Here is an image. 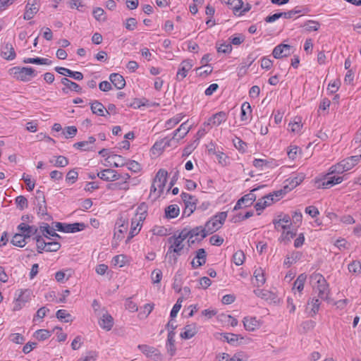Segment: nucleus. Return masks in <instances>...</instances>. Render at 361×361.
I'll use <instances>...</instances> for the list:
<instances>
[{
  "label": "nucleus",
  "instance_id": "obj_1",
  "mask_svg": "<svg viewBox=\"0 0 361 361\" xmlns=\"http://www.w3.org/2000/svg\"><path fill=\"white\" fill-rule=\"evenodd\" d=\"M147 205L145 203L141 204L138 206L136 209V213L131 219L130 229L126 243H128L135 235L139 233L140 231L142 222L146 218L147 215Z\"/></svg>",
  "mask_w": 361,
  "mask_h": 361
},
{
  "label": "nucleus",
  "instance_id": "obj_2",
  "mask_svg": "<svg viewBox=\"0 0 361 361\" xmlns=\"http://www.w3.org/2000/svg\"><path fill=\"white\" fill-rule=\"evenodd\" d=\"M190 127L191 124H188V121L183 123L178 128L173 131V136L171 139L164 138L159 142V147L161 145H163V148L170 146L176 147L178 141L188 134Z\"/></svg>",
  "mask_w": 361,
  "mask_h": 361
},
{
  "label": "nucleus",
  "instance_id": "obj_3",
  "mask_svg": "<svg viewBox=\"0 0 361 361\" xmlns=\"http://www.w3.org/2000/svg\"><path fill=\"white\" fill-rule=\"evenodd\" d=\"M310 279L317 283V290L318 291V297L323 300L329 301L330 289L329 285L325 278L319 273H313L310 275Z\"/></svg>",
  "mask_w": 361,
  "mask_h": 361
},
{
  "label": "nucleus",
  "instance_id": "obj_4",
  "mask_svg": "<svg viewBox=\"0 0 361 361\" xmlns=\"http://www.w3.org/2000/svg\"><path fill=\"white\" fill-rule=\"evenodd\" d=\"M9 74L21 81H29L36 76L35 71L30 67L15 66L9 69Z\"/></svg>",
  "mask_w": 361,
  "mask_h": 361
},
{
  "label": "nucleus",
  "instance_id": "obj_5",
  "mask_svg": "<svg viewBox=\"0 0 361 361\" xmlns=\"http://www.w3.org/2000/svg\"><path fill=\"white\" fill-rule=\"evenodd\" d=\"M184 202L185 209L183 211V216H190L197 209V199L189 193L183 192L180 195Z\"/></svg>",
  "mask_w": 361,
  "mask_h": 361
},
{
  "label": "nucleus",
  "instance_id": "obj_6",
  "mask_svg": "<svg viewBox=\"0 0 361 361\" xmlns=\"http://www.w3.org/2000/svg\"><path fill=\"white\" fill-rule=\"evenodd\" d=\"M188 238V233H186V229L185 228L180 232L178 237H171L169 240L170 243H172V245L169 247V250L170 252H173L176 253L178 255H180L181 250L183 249V245L182 243L186 239Z\"/></svg>",
  "mask_w": 361,
  "mask_h": 361
},
{
  "label": "nucleus",
  "instance_id": "obj_7",
  "mask_svg": "<svg viewBox=\"0 0 361 361\" xmlns=\"http://www.w3.org/2000/svg\"><path fill=\"white\" fill-rule=\"evenodd\" d=\"M186 233H188V244L189 245L197 243H200L204 238L207 236V233H205L203 227L196 226L193 228H185Z\"/></svg>",
  "mask_w": 361,
  "mask_h": 361
},
{
  "label": "nucleus",
  "instance_id": "obj_8",
  "mask_svg": "<svg viewBox=\"0 0 361 361\" xmlns=\"http://www.w3.org/2000/svg\"><path fill=\"white\" fill-rule=\"evenodd\" d=\"M32 291L29 289L20 290L16 293V298L14 301L13 310L18 311L25 305L31 299Z\"/></svg>",
  "mask_w": 361,
  "mask_h": 361
},
{
  "label": "nucleus",
  "instance_id": "obj_9",
  "mask_svg": "<svg viewBox=\"0 0 361 361\" xmlns=\"http://www.w3.org/2000/svg\"><path fill=\"white\" fill-rule=\"evenodd\" d=\"M55 227L56 228L57 231L61 232L75 233L83 230L85 226L82 223L63 224L60 222H56Z\"/></svg>",
  "mask_w": 361,
  "mask_h": 361
},
{
  "label": "nucleus",
  "instance_id": "obj_10",
  "mask_svg": "<svg viewBox=\"0 0 361 361\" xmlns=\"http://www.w3.org/2000/svg\"><path fill=\"white\" fill-rule=\"evenodd\" d=\"M17 231L20 233L26 240L29 239L32 235H37L38 231L37 227L35 226H30L26 223H20L18 227Z\"/></svg>",
  "mask_w": 361,
  "mask_h": 361
},
{
  "label": "nucleus",
  "instance_id": "obj_11",
  "mask_svg": "<svg viewBox=\"0 0 361 361\" xmlns=\"http://www.w3.org/2000/svg\"><path fill=\"white\" fill-rule=\"evenodd\" d=\"M291 54V46L286 44H280L274 47L272 55L275 59L287 57Z\"/></svg>",
  "mask_w": 361,
  "mask_h": 361
},
{
  "label": "nucleus",
  "instance_id": "obj_12",
  "mask_svg": "<svg viewBox=\"0 0 361 361\" xmlns=\"http://www.w3.org/2000/svg\"><path fill=\"white\" fill-rule=\"evenodd\" d=\"M97 176L104 181H114L118 180L121 175L115 170L106 169L97 173Z\"/></svg>",
  "mask_w": 361,
  "mask_h": 361
},
{
  "label": "nucleus",
  "instance_id": "obj_13",
  "mask_svg": "<svg viewBox=\"0 0 361 361\" xmlns=\"http://www.w3.org/2000/svg\"><path fill=\"white\" fill-rule=\"evenodd\" d=\"M39 231L48 240H52V238H61V236L56 233L57 229L55 227V223L51 227L47 224H43V225L40 226Z\"/></svg>",
  "mask_w": 361,
  "mask_h": 361
},
{
  "label": "nucleus",
  "instance_id": "obj_14",
  "mask_svg": "<svg viewBox=\"0 0 361 361\" xmlns=\"http://www.w3.org/2000/svg\"><path fill=\"white\" fill-rule=\"evenodd\" d=\"M207 252L204 248H200L196 251L195 259L191 262L192 268L196 269L206 263Z\"/></svg>",
  "mask_w": 361,
  "mask_h": 361
},
{
  "label": "nucleus",
  "instance_id": "obj_15",
  "mask_svg": "<svg viewBox=\"0 0 361 361\" xmlns=\"http://www.w3.org/2000/svg\"><path fill=\"white\" fill-rule=\"evenodd\" d=\"M106 164H104L105 166H113L114 167L125 166L127 159L121 155L111 154L106 159Z\"/></svg>",
  "mask_w": 361,
  "mask_h": 361
},
{
  "label": "nucleus",
  "instance_id": "obj_16",
  "mask_svg": "<svg viewBox=\"0 0 361 361\" xmlns=\"http://www.w3.org/2000/svg\"><path fill=\"white\" fill-rule=\"evenodd\" d=\"M193 66L192 61L191 60H185L183 61L178 68V71L176 74V78L178 80H183L188 75V73Z\"/></svg>",
  "mask_w": 361,
  "mask_h": 361
},
{
  "label": "nucleus",
  "instance_id": "obj_17",
  "mask_svg": "<svg viewBox=\"0 0 361 361\" xmlns=\"http://www.w3.org/2000/svg\"><path fill=\"white\" fill-rule=\"evenodd\" d=\"M38 0H28V3L25 6V11L24 13V19L30 20L39 11V5L37 4Z\"/></svg>",
  "mask_w": 361,
  "mask_h": 361
},
{
  "label": "nucleus",
  "instance_id": "obj_18",
  "mask_svg": "<svg viewBox=\"0 0 361 361\" xmlns=\"http://www.w3.org/2000/svg\"><path fill=\"white\" fill-rule=\"evenodd\" d=\"M128 226V223L126 221V219L123 216L119 218L116 224L114 236L117 238V239H121L123 237L122 234L127 231Z\"/></svg>",
  "mask_w": 361,
  "mask_h": 361
},
{
  "label": "nucleus",
  "instance_id": "obj_19",
  "mask_svg": "<svg viewBox=\"0 0 361 361\" xmlns=\"http://www.w3.org/2000/svg\"><path fill=\"white\" fill-rule=\"evenodd\" d=\"M99 324L101 328L106 331H109L114 326V319L111 314L104 312L100 317Z\"/></svg>",
  "mask_w": 361,
  "mask_h": 361
},
{
  "label": "nucleus",
  "instance_id": "obj_20",
  "mask_svg": "<svg viewBox=\"0 0 361 361\" xmlns=\"http://www.w3.org/2000/svg\"><path fill=\"white\" fill-rule=\"evenodd\" d=\"M263 187L264 185H261L256 188H254L250 191V193L246 194L240 198V202L243 204L245 208L251 206L253 204V202L256 200V195H255L252 192Z\"/></svg>",
  "mask_w": 361,
  "mask_h": 361
},
{
  "label": "nucleus",
  "instance_id": "obj_21",
  "mask_svg": "<svg viewBox=\"0 0 361 361\" xmlns=\"http://www.w3.org/2000/svg\"><path fill=\"white\" fill-rule=\"evenodd\" d=\"M55 70L61 75L69 76L76 80H81L83 78V75L80 72L73 71L70 69L63 67H56Z\"/></svg>",
  "mask_w": 361,
  "mask_h": 361
},
{
  "label": "nucleus",
  "instance_id": "obj_22",
  "mask_svg": "<svg viewBox=\"0 0 361 361\" xmlns=\"http://www.w3.org/2000/svg\"><path fill=\"white\" fill-rule=\"evenodd\" d=\"M1 56L8 61H11L16 58V52L13 47L11 44H4L1 49Z\"/></svg>",
  "mask_w": 361,
  "mask_h": 361
},
{
  "label": "nucleus",
  "instance_id": "obj_23",
  "mask_svg": "<svg viewBox=\"0 0 361 361\" xmlns=\"http://www.w3.org/2000/svg\"><path fill=\"white\" fill-rule=\"evenodd\" d=\"M343 180V177L342 176H331L326 177L322 183L319 185V188L326 189L330 188L334 185L341 183Z\"/></svg>",
  "mask_w": 361,
  "mask_h": 361
},
{
  "label": "nucleus",
  "instance_id": "obj_24",
  "mask_svg": "<svg viewBox=\"0 0 361 361\" xmlns=\"http://www.w3.org/2000/svg\"><path fill=\"white\" fill-rule=\"evenodd\" d=\"M226 218L227 212H218L216 214L213 216L209 221H212V226H216L217 228V230H219L224 224Z\"/></svg>",
  "mask_w": 361,
  "mask_h": 361
},
{
  "label": "nucleus",
  "instance_id": "obj_25",
  "mask_svg": "<svg viewBox=\"0 0 361 361\" xmlns=\"http://www.w3.org/2000/svg\"><path fill=\"white\" fill-rule=\"evenodd\" d=\"M197 333V326L195 324H188L184 327L183 331L180 333V337L183 339H190Z\"/></svg>",
  "mask_w": 361,
  "mask_h": 361
},
{
  "label": "nucleus",
  "instance_id": "obj_26",
  "mask_svg": "<svg viewBox=\"0 0 361 361\" xmlns=\"http://www.w3.org/2000/svg\"><path fill=\"white\" fill-rule=\"evenodd\" d=\"M73 271L71 269L60 270L55 274V279L59 283H64L73 275Z\"/></svg>",
  "mask_w": 361,
  "mask_h": 361
},
{
  "label": "nucleus",
  "instance_id": "obj_27",
  "mask_svg": "<svg viewBox=\"0 0 361 361\" xmlns=\"http://www.w3.org/2000/svg\"><path fill=\"white\" fill-rule=\"evenodd\" d=\"M281 222L286 224L281 226V228L283 230L290 229V228L292 227L293 223L288 214H284L282 218L273 220V224L274 225L275 228H277V226L279 225V224H281Z\"/></svg>",
  "mask_w": 361,
  "mask_h": 361
},
{
  "label": "nucleus",
  "instance_id": "obj_28",
  "mask_svg": "<svg viewBox=\"0 0 361 361\" xmlns=\"http://www.w3.org/2000/svg\"><path fill=\"white\" fill-rule=\"evenodd\" d=\"M244 327L247 331H255L259 326V323L255 317H246L243 319Z\"/></svg>",
  "mask_w": 361,
  "mask_h": 361
},
{
  "label": "nucleus",
  "instance_id": "obj_29",
  "mask_svg": "<svg viewBox=\"0 0 361 361\" xmlns=\"http://www.w3.org/2000/svg\"><path fill=\"white\" fill-rule=\"evenodd\" d=\"M111 82L118 90L123 88L126 85V82L123 77L118 73H112L110 75Z\"/></svg>",
  "mask_w": 361,
  "mask_h": 361
},
{
  "label": "nucleus",
  "instance_id": "obj_30",
  "mask_svg": "<svg viewBox=\"0 0 361 361\" xmlns=\"http://www.w3.org/2000/svg\"><path fill=\"white\" fill-rule=\"evenodd\" d=\"M137 348L145 355L147 357L155 360L157 355V350L154 347L147 345H139Z\"/></svg>",
  "mask_w": 361,
  "mask_h": 361
},
{
  "label": "nucleus",
  "instance_id": "obj_31",
  "mask_svg": "<svg viewBox=\"0 0 361 361\" xmlns=\"http://www.w3.org/2000/svg\"><path fill=\"white\" fill-rule=\"evenodd\" d=\"M222 3H224L230 6L233 10L235 15H238V12L243 8V2L242 0H221Z\"/></svg>",
  "mask_w": 361,
  "mask_h": 361
},
{
  "label": "nucleus",
  "instance_id": "obj_32",
  "mask_svg": "<svg viewBox=\"0 0 361 361\" xmlns=\"http://www.w3.org/2000/svg\"><path fill=\"white\" fill-rule=\"evenodd\" d=\"M296 236V229L293 230H283L281 236L279 238L280 242H283L286 245L288 244L291 239Z\"/></svg>",
  "mask_w": 361,
  "mask_h": 361
},
{
  "label": "nucleus",
  "instance_id": "obj_33",
  "mask_svg": "<svg viewBox=\"0 0 361 361\" xmlns=\"http://www.w3.org/2000/svg\"><path fill=\"white\" fill-rule=\"evenodd\" d=\"M49 163L56 167H65L68 164V160L63 156H54L49 159Z\"/></svg>",
  "mask_w": 361,
  "mask_h": 361
},
{
  "label": "nucleus",
  "instance_id": "obj_34",
  "mask_svg": "<svg viewBox=\"0 0 361 361\" xmlns=\"http://www.w3.org/2000/svg\"><path fill=\"white\" fill-rule=\"evenodd\" d=\"M360 159L361 155L351 156L343 160V165L345 166L347 171H349L360 161Z\"/></svg>",
  "mask_w": 361,
  "mask_h": 361
},
{
  "label": "nucleus",
  "instance_id": "obj_35",
  "mask_svg": "<svg viewBox=\"0 0 361 361\" xmlns=\"http://www.w3.org/2000/svg\"><path fill=\"white\" fill-rule=\"evenodd\" d=\"M180 212L177 204H171L165 209V216L167 219H173L178 216Z\"/></svg>",
  "mask_w": 361,
  "mask_h": 361
},
{
  "label": "nucleus",
  "instance_id": "obj_36",
  "mask_svg": "<svg viewBox=\"0 0 361 361\" xmlns=\"http://www.w3.org/2000/svg\"><path fill=\"white\" fill-rule=\"evenodd\" d=\"M306 279L307 275L305 274H300L293 283V290L296 289L298 292L301 293L304 289Z\"/></svg>",
  "mask_w": 361,
  "mask_h": 361
},
{
  "label": "nucleus",
  "instance_id": "obj_37",
  "mask_svg": "<svg viewBox=\"0 0 361 361\" xmlns=\"http://www.w3.org/2000/svg\"><path fill=\"white\" fill-rule=\"evenodd\" d=\"M307 305H312V308H311V310L310 312V314L311 317H314L315 316L318 312H319V307H320V305H321V302L319 301V300L315 297L312 298H310L309 300H308V302H307Z\"/></svg>",
  "mask_w": 361,
  "mask_h": 361
},
{
  "label": "nucleus",
  "instance_id": "obj_38",
  "mask_svg": "<svg viewBox=\"0 0 361 361\" xmlns=\"http://www.w3.org/2000/svg\"><path fill=\"white\" fill-rule=\"evenodd\" d=\"M302 257V253L298 251H294L290 256H286L284 260V264L288 267L298 262Z\"/></svg>",
  "mask_w": 361,
  "mask_h": 361
},
{
  "label": "nucleus",
  "instance_id": "obj_39",
  "mask_svg": "<svg viewBox=\"0 0 361 361\" xmlns=\"http://www.w3.org/2000/svg\"><path fill=\"white\" fill-rule=\"evenodd\" d=\"M23 63H33V64H39V65H50L51 61L48 59L45 58H25L23 59Z\"/></svg>",
  "mask_w": 361,
  "mask_h": 361
},
{
  "label": "nucleus",
  "instance_id": "obj_40",
  "mask_svg": "<svg viewBox=\"0 0 361 361\" xmlns=\"http://www.w3.org/2000/svg\"><path fill=\"white\" fill-rule=\"evenodd\" d=\"M11 243L17 247H23L27 243V240L20 233L17 232L11 239Z\"/></svg>",
  "mask_w": 361,
  "mask_h": 361
},
{
  "label": "nucleus",
  "instance_id": "obj_41",
  "mask_svg": "<svg viewBox=\"0 0 361 361\" xmlns=\"http://www.w3.org/2000/svg\"><path fill=\"white\" fill-rule=\"evenodd\" d=\"M78 130L75 126H68L61 132L63 138L68 139L74 137L77 134Z\"/></svg>",
  "mask_w": 361,
  "mask_h": 361
},
{
  "label": "nucleus",
  "instance_id": "obj_42",
  "mask_svg": "<svg viewBox=\"0 0 361 361\" xmlns=\"http://www.w3.org/2000/svg\"><path fill=\"white\" fill-rule=\"evenodd\" d=\"M225 341L233 345H236L238 343V338L240 335L235 334L232 333H224L221 334Z\"/></svg>",
  "mask_w": 361,
  "mask_h": 361
},
{
  "label": "nucleus",
  "instance_id": "obj_43",
  "mask_svg": "<svg viewBox=\"0 0 361 361\" xmlns=\"http://www.w3.org/2000/svg\"><path fill=\"white\" fill-rule=\"evenodd\" d=\"M254 215V211H248L244 215L242 213H238L236 215L233 216L231 219V221L233 223L240 222L242 221L246 220L250 217Z\"/></svg>",
  "mask_w": 361,
  "mask_h": 361
},
{
  "label": "nucleus",
  "instance_id": "obj_44",
  "mask_svg": "<svg viewBox=\"0 0 361 361\" xmlns=\"http://www.w3.org/2000/svg\"><path fill=\"white\" fill-rule=\"evenodd\" d=\"M291 126V131L293 133H299L302 126V118L299 116H295L293 121L289 123Z\"/></svg>",
  "mask_w": 361,
  "mask_h": 361
},
{
  "label": "nucleus",
  "instance_id": "obj_45",
  "mask_svg": "<svg viewBox=\"0 0 361 361\" xmlns=\"http://www.w3.org/2000/svg\"><path fill=\"white\" fill-rule=\"evenodd\" d=\"M37 244V251L42 253L46 251L47 243L41 235H36L35 237Z\"/></svg>",
  "mask_w": 361,
  "mask_h": 361
},
{
  "label": "nucleus",
  "instance_id": "obj_46",
  "mask_svg": "<svg viewBox=\"0 0 361 361\" xmlns=\"http://www.w3.org/2000/svg\"><path fill=\"white\" fill-rule=\"evenodd\" d=\"M245 254L242 250L236 251L233 255V261L237 266L242 265L245 261Z\"/></svg>",
  "mask_w": 361,
  "mask_h": 361
},
{
  "label": "nucleus",
  "instance_id": "obj_47",
  "mask_svg": "<svg viewBox=\"0 0 361 361\" xmlns=\"http://www.w3.org/2000/svg\"><path fill=\"white\" fill-rule=\"evenodd\" d=\"M111 262L114 266L122 267L127 262V257L123 255H116L112 259Z\"/></svg>",
  "mask_w": 361,
  "mask_h": 361
},
{
  "label": "nucleus",
  "instance_id": "obj_48",
  "mask_svg": "<svg viewBox=\"0 0 361 361\" xmlns=\"http://www.w3.org/2000/svg\"><path fill=\"white\" fill-rule=\"evenodd\" d=\"M51 336V332L47 329H39L35 331V337L39 341H44Z\"/></svg>",
  "mask_w": 361,
  "mask_h": 361
},
{
  "label": "nucleus",
  "instance_id": "obj_49",
  "mask_svg": "<svg viewBox=\"0 0 361 361\" xmlns=\"http://www.w3.org/2000/svg\"><path fill=\"white\" fill-rule=\"evenodd\" d=\"M254 276L258 283L257 286L263 285L265 283L266 279L264 278V271L262 268L255 269L254 271Z\"/></svg>",
  "mask_w": 361,
  "mask_h": 361
},
{
  "label": "nucleus",
  "instance_id": "obj_50",
  "mask_svg": "<svg viewBox=\"0 0 361 361\" xmlns=\"http://www.w3.org/2000/svg\"><path fill=\"white\" fill-rule=\"evenodd\" d=\"M348 270L350 273L358 274L361 272V263L354 260L348 264Z\"/></svg>",
  "mask_w": 361,
  "mask_h": 361
},
{
  "label": "nucleus",
  "instance_id": "obj_51",
  "mask_svg": "<svg viewBox=\"0 0 361 361\" xmlns=\"http://www.w3.org/2000/svg\"><path fill=\"white\" fill-rule=\"evenodd\" d=\"M125 166L128 168V170L134 173H137L141 169L140 164L133 160H127Z\"/></svg>",
  "mask_w": 361,
  "mask_h": 361
},
{
  "label": "nucleus",
  "instance_id": "obj_52",
  "mask_svg": "<svg viewBox=\"0 0 361 361\" xmlns=\"http://www.w3.org/2000/svg\"><path fill=\"white\" fill-rule=\"evenodd\" d=\"M61 247V244L56 241H55L53 238L52 240H49L47 243V247L45 252H56Z\"/></svg>",
  "mask_w": 361,
  "mask_h": 361
},
{
  "label": "nucleus",
  "instance_id": "obj_53",
  "mask_svg": "<svg viewBox=\"0 0 361 361\" xmlns=\"http://www.w3.org/2000/svg\"><path fill=\"white\" fill-rule=\"evenodd\" d=\"M283 196L282 190H279L274 191L272 193H269L264 197V198L271 199V204L274 202L279 201Z\"/></svg>",
  "mask_w": 361,
  "mask_h": 361
},
{
  "label": "nucleus",
  "instance_id": "obj_54",
  "mask_svg": "<svg viewBox=\"0 0 361 361\" xmlns=\"http://www.w3.org/2000/svg\"><path fill=\"white\" fill-rule=\"evenodd\" d=\"M216 48L219 53L229 54L232 51V46L228 42L216 44Z\"/></svg>",
  "mask_w": 361,
  "mask_h": 361
},
{
  "label": "nucleus",
  "instance_id": "obj_55",
  "mask_svg": "<svg viewBox=\"0 0 361 361\" xmlns=\"http://www.w3.org/2000/svg\"><path fill=\"white\" fill-rule=\"evenodd\" d=\"M56 317L59 319L63 320L65 322L72 321L71 315L65 310H59L56 312Z\"/></svg>",
  "mask_w": 361,
  "mask_h": 361
},
{
  "label": "nucleus",
  "instance_id": "obj_56",
  "mask_svg": "<svg viewBox=\"0 0 361 361\" xmlns=\"http://www.w3.org/2000/svg\"><path fill=\"white\" fill-rule=\"evenodd\" d=\"M319 23L314 20H309L304 25V27L307 32L317 31L319 30Z\"/></svg>",
  "mask_w": 361,
  "mask_h": 361
},
{
  "label": "nucleus",
  "instance_id": "obj_57",
  "mask_svg": "<svg viewBox=\"0 0 361 361\" xmlns=\"http://www.w3.org/2000/svg\"><path fill=\"white\" fill-rule=\"evenodd\" d=\"M104 11L102 8L97 7L93 10V16L97 20L105 21Z\"/></svg>",
  "mask_w": 361,
  "mask_h": 361
},
{
  "label": "nucleus",
  "instance_id": "obj_58",
  "mask_svg": "<svg viewBox=\"0 0 361 361\" xmlns=\"http://www.w3.org/2000/svg\"><path fill=\"white\" fill-rule=\"evenodd\" d=\"M16 204L17 207L21 210L27 208L28 206L27 200L23 195L18 196L16 198Z\"/></svg>",
  "mask_w": 361,
  "mask_h": 361
},
{
  "label": "nucleus",
  "instance_id": "obj_59",
  "mask_svg": "<svg viewBox=\"0 0 361 361\" xmlns=\"http://www.w3.org/2000/svg\"><path fill=\"white\" fill-rule=\"evenodd\" d=\"M183 297H180L178 299L176 303L173 305L170 317L171 319L176 317L177 316L178 312H179L180 309L181 308V303L183 302Z\"/></svg>",
  "mask_w": 361,
  "mask_h": 361
},
{
  "label": "nucleus",
  "instance_id": "obj_60",
  "mask_svg": "<svg viewBox=\"0 0 361 361\" xmlns=\"http://www.w3.org/2000/svg\"><path fill=\"white\" fill-rule=\"evenodd\" d=\"M98 357V353L95 351H90L84 357H81L77 361H95Z\"/></svg>",
  "mask_w": 361,
  "mask_h": 361
},
{
  "label": "nucleus",
  "instance_id": "obj_61",
  "mask_svg": "<svg viewBox=\"0 0 361 361\" xmlns=\"http://www.w3.org/2000/svg\"><path fill=\"white\" fill-rule=\"evenodd\" d=\"M90 109L92 113H103L105 107L102 103L95 101L91 104Z\"/></svg>",
  "mask_w": 361,
  "mask_h": 361
},
{
  "label": "nucleus",
  "instance_id": "obj_62",
  "mask_svg": "<svg viewBox=\"0 0 361 361\" xmlns=\"http://www.w3.org/2000/svg\"><path fill=\"white\" fill-rule=\"evenodd\" d=\"M266 198H262L258 200V202L255 204V208L257 211H262L267 207L271 204V202H269L265 200Z\"/></svg>",
  "mask_w": 361,
  "mask_h": 361
},
{
  "label": "nucleus",
  "instance_id": "obj_63",
  "mask_svg": "<svg viewBox=\"0 0 361 361\" xmlns=\"http://www.w3.org/2000/svg\"><path fill=\"white\" fill-rule=\"evenodd\" d=\"M22 179L25 183L29 191H32L35 188V184L34 181L31 180L30 176L23 173Z\"/></svg>",
  "mask_w": 361,
  "mask_h": 361
},
{
  "label": "nucleus",
  "instance_id": "obj_64",
  "mask_svg": "<svg viewBox=\"0 0 361 361\" xmlns=\"http://www.w3.org/2000/svg\"><path fill=\"white\" fill-rule=\"evenodd\" d=\"M233 144L236 149H238L241 152H245V147L247 146L246 143L243 141L241 139L236 137L233 140Z\"/></svg>",
  "mask_w": 361,
  "mask_h": 361
}]
</instances>
